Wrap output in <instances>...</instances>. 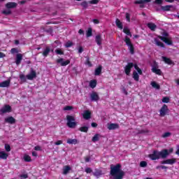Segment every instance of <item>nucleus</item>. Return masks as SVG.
Here are the masks:
<instances>
[{
	"mask_svg": "<svg viewBox=\"0 0 179 179\" xmlns=\"http://www.w3.org/2000/svg\"><path fill=\"white\" fill-rule=\"evenodd\" d=\"M174 152L173 148H170L169 150L167 149H163L161 151H158L157 150H155L152 152V154L148 155L149 159L151 160H159V159H167L171 153H173Z\"/></svg>",
	"mask_w": 179,
	"mask_h": 179,
	"instance_id": "obj_1",
	"label": "nucleus"
},
{
	"mask_svg": "<svg viewBox=\"0 0 179 179\" xmlns=\"http://www.w3.org/2000/svg\"><path fill=\"white\" fill-rule=\"evenodd\" d=\"M121 165L120 164H117L116 165L111 164L110 165V174L113 179H122L125 176V172L121 170Z\"/></svg>",
	"mask_w": 179,
	"mask_h": 179,
	"instance_id": "obj_2",
	"label": "nucleus"
},
{
	"mask_svg": "<svg viewBox=\"0 0 179 179\" xmlns=\"http://www.w3.org/2000/svg\"><path fill=\"white\" fill-rule=\"evenodd\" d=\"M66 125L69 128H76V125H78V123L76 122V118H75V116L67 115L66 116Z\"/></svg>",
	"mask_w": 179,
	"mask_h": 179,
	"instance_id": "obj_3",
	"label": "nucleus"
},
{
	"mask_svg": "<svg viewBox=\"0 0 179 179\" xmlns=\"http://www.w3.org/2000/svg\"><path fill=\"white\" fill-rule=\"evenodd\" d=\"M124 43H126V45L129 47L130 54H131V55H134V54H135V47H134V44H132L131 38H129V37L128 36H125Z\"/></svg>",
	"mask_w": 179,
	"mask_h": 179,
	"instance_id": "obj_4",
	"label": "nucleus"
},
{
	"mask_svg": "<svg viewBox=\"0 0 179 179\" xmlns=\"http://www.w3.org/2000/svg\"><path fill=\"white\" fill-rule=\"evenodd\" d=\"M167 113H169V107L167 106V105L164 104L159 110L160 116L165 117Z\"/></svg>",
	"mask_w": 179,
	"mask_h": 179,
	"instance_id": "obj_5",
	"label": "nucleus"
},
{
	"mask_svg": "<svg viewBox=\"0 0 179 179\" xmlns=\"http://www.w3.org/2000/svg\"><path fill=\"white\" fill-rule=\"evenodd\" d=\"M133 66H134V63L132 62H129L127 63V65L125 66L124 73H126V75H127V76H129V74L131 73V71Z\"/></svg>",
	"mask_w": 179,
	"mask_h": 179,
	"instance_id": "obj_6",
	"label": "nucleus"
},
{
	"mask_svg": "<svg viewBox=\"0 0 179 179\" xmlns=\"http://www.w3.org/2000/svg\"><path fill=\"white\" fill-rule=\"evenodd\" d=\"M57 64H60L61 66H66V65H69L71 64V60L67 59L64 61V58L57 59L56 60Z\"/></svg>",
	"mask_w": 179,
	"mask_h": 179,
	"instance_id": "obj_7",
	"label": "nucleus"
},
{
	"mask_svg": "<svg viewBox=\"0 0 179 179\" xmlns=\"http://www.w3.org/2000/svg\"><path fill=\"white\" fill-rule=\"evenodd\" d=\"M2 114H6V113L12 112V107L10 105H4L3 108L0 110Z\"/></svg>",
	"mask_w": 179,
	"mask_h": 179,
	"instance_id": "obj_8",
	"label": "nucleus"
},
{
	"mask_svg": "<svg viewBox=\"0 0 179 179\" xmlns=\"http://www.w3.org/2000/svg\"><path fill=\"white\" fill-rule=\"evenodd\" d=\"M26 78L28 80H33L34 78H37V73H36V71L31 70L30 73L27 75Z\"/></svg>",
	"mask_w": 179,
	"mask_h": 179,
	"instance_id": "obj_9",
	"label": "nucleus"
},
{
	"mask_svg": "<svg viewBox=\"0 0 179 179\" xmlns=\"http://www.w3.org/2000/svg\"><path fill=\"white\" fill-rule=\"evenodd\" d=\"M177 162L176 158L168 159L166 160H164L161 162V164H171L173 165Z\"/></svg>",
	"mask_w": 179,
	"mask_h": 179,
	"instance_id": "obj_10",
	"label": "nucleus"
},
{
	"mask_svg": "<svg viewBox=\"0 0 179 179\" xmlns=\"http://www.w3.org/2000/svg\"><path fill=\"white\" fill-rule=\"evenodd\" d=\"M159 38L167 45H173V41L171 39L164 36H159Z\"/></svg>",
	"mask_w": 179,
	"mask_h": 179,
	"instance_id": "obj_11",
	"label": "nucleus"
},
{
	"mask_svg": "<svg viewBox=\"0 0 179 179\" xmlns=\"http://www.w3.org/2000/svg\"><path fill=\"white\" fill-rule=\"evenodd\" d=\"M90 99L92 101H99V100H100V96H99L97 92H92V93L90 94Z\"/></svg>",
	"mask_w": 179,
	"mask_h": 179,
	"instance_id": "obj_12",
	"label": "nucleus"
},
{
	"mask_svg": "<svg viewBox=\"0 0 179 179\" xmlns=\"http://www.w3.org/2000/svg\"><path fill=\"white\" fill-rule=\"evenodd\" d=\"M5 7L6 9H15V8L17 7V3L15 2H8L6 3Z\"/></svg>",
	"mask_w": 179,
	"mask_h": 179,
	"instance_id": "obj_13",
	"label": "nucleus"
},
{
	"mask_svg": "<svg viewBox=\"0 0 179 179\" xmlns=\"http://www.w3.org/2000/svg\"><path fill=\"white\" fill-rule=\"evenodd\" d=\"M5 122L7 124H10L11 125H13V124L16 123V119L13 117V116H9L4 120Z\"/></svg>",
	"mask_w": 179,
	"mask_h": 179,
	"instance_id": "obj_14",
	"label": "nucleus"
},
{
	"mask_svg": "<svg viewBox=\"0 0 179 179\" xmlns=\"http://www.w3.org/2000/svg\"><path fill=\"white\" fill-rule=\"evenodd\" d=\"M83 117L84 120H90L92 118V112L89 110H85L83 114Z\"/></svg>",
	"mask_w": 179,
	"mask_h": 179,
	"instance_id": "obj_15",
	"label": "nucleus"
},
{
	"mask_svg": "<svg viewBox=\"0 0 179 179\" xmlns=\"http://www.w3.org/2000/svg\"><path fill=\"white\" fill-rule=\"evenodd\" d=\"M22 59H23V55H22V53L17 54L15 57L16 65H20Z\"/></svg>",
	"mask_w": 179,
	"mask_h": 179,
	"instance_id": "obj_16",
	"label": "nucleus"
},
{
	"mask_svg": "<svg viewBox=\"0 0 179 179\" xmlns=\"http://www.w3.org/2000/svg\"><path fill=\"white\" fill-rule=\"evenodd\" d=\"M95 42L96 43L97 45H101L103 43V38H101V34H98L95 36Z\"/></svg>",
	"mask_w": 179,
	"mask_h": 179,
	"instance_id": "obj_17",
	"label": "nucleus"
},
{
	"mask_svg": "<svg viewBox=\"0 0 179 179\" xmlns=\"http://www.w3.org/2000/svg\"><path fill=\"white\" fill-rule=\"evenodd\" d=\"M93 176L97 178H100L103 176V171L96 169L94 172H93Z\"/></svg>",
	"mask_w": 179,
	"mask_h": 179,
	"instance_id": "obj_18",
	"label": "nucleus"
},
{
	"mask_svg": "<svg viewBox=\"0 0 179 179\" xmlns=\"http://www.w3.org/2000/svg\"><path fill=\"white\" fill-rule=\"evenodd\" d=\"M120 128V124L117 123H111L108 126V129L110 131L114 130V129H118Z\"/></svg>",
	"mask_w": 179,
	"mask_h": 179,
	"instance_id": "obj_19",
	"label": "nucleus"
},
{
	"mask_svg": "<svg viewBox=\"0 0 179 179\" xmlns=\"http://www.w3.org/2000/svg\"><path fill=\"white\" fill-rule=\"evenodd\" d=\"M147 27H148V29H150V30H151L152 31H155L156 29H157V25H156L155 23L153 22H150L147 24Z\"/></svg>",
	"mask_w": 179,
	"mask_h": 179,
	"instance_id": "obj_20",
	"label": "nucleus"
},
{
	"mask_svg": "<svg viewBox=\"0 0 179 179\" xmlns=\"http://www.w3.org/2000/svg\"><path fill=\"white\" fill-rule=\"evenodd\" d=\"M10 86V80H7L0 83V87H9Z\"/></svg>",
	"mask_w": 179,
	"mask_h": 179,
	"instance_id": "obj_21",
	"label": "nucleus"
},
{
	"mask_svg": "<svg viewBox=\"0 0 179 179\" xmlns=\"http://www.w3.org/2000/svg\"><path fill=\"white\" fill-rule=\"evenodd\" d=\"M171 8H173V5H166L161 6V9L164 12H170V10H171Z\"/></svg>",
	"mask_w": 179,
	"mask_h": 179,
	"instance_id": "obj_22",
	"label": "nucleus"
},
{
	"mask_svg": "<svg viewBox=\"0 0 179 179\" xmlns=\"http://www.w3.org/2000/svg\"><path fill=\"white\" fill-rule=\"evenodd\" d=\"M103 70V66L99 65L94 71L95 76H99L101 74V71Z\"/></svg>",
	"mask_w": 179,
	"mask_h": 179,
	"instance_id": "obj_23",
	"label": "nucleus"
},
{
	"mask_svg": "<svg viewBox=\"0 0 179 179\" xmlns=\"http://www.w3.org/2000/svg\"><path fill=\"white\" fill-rule=\"evenodd\" d=\"M162 58H163L165 64H168V65H175L176 64H174V62H173V60H171V59H170V58H168L166 57H163Z\"/></svg>",
	"mask_w": 179,
	"mask_h": 179,
	"instance_id": "obj_24",
	"label": "nucleus"
},
{
	"mask_svg": "<svg viewBox=\"0 0 179 179\" xmlns=\"http://www.w3.org/2000/svg\"><path fill=\"white\" fill-rule=\"evenodd\" d=\"M152 71L153 73H156V75H162V70L157 69L156 66H152Z\"/></svg>",
	"mask_w": 179,
	"mask_h": 179,
	"instance_id": "obj_25",
	"label": "nucleus"
},
{
	"mask_svg": "<svg viewBox=\"0 0 179 179\" xmlns=\"http://www.w3.org/2000/svg\"><path fill=\"white\" fill-rule=\"evenodd\" d=\"M8 156L9 155H8V153L5 152L4 151H0V159H2L3 160H6Z\"/></svg>",
	"mask_w": 179,
	"mask_h": 179,
	"instance_id": "obj_26",
	"label": "nucleus"
},
{
	"mask_svg": "<svg viewBox=\"0 0 179 179\" xmlns=\"http://www.w3.org/2000/svg\"><path fill=\"white\" fill-rule=\"evenodd\" d=\"M115 24L117 27H118V29H120V30H122V29H124V27L122 26V22H121L120 19H116Z\"/></svg>",
	"mask_w": 179,
	"mask_h": 179,
	"instance_id": "obj_27",
	"label": "nucleus"
},
{
	"mask_svg": "<svg viewBox=\"0 0 179 179\" xmlns=\"http://www.w3.org/2000/svg\"><path fill=\"white\" fill-rule=\"evenodd\" d=\"M67 143H69V145H76V143H78V139L68 138Z\"/></svg>",
	"mask_w": 179,
	"mask_h": 179,
	"instance_id": "obj_28",
	"label": "nucleus"
},
{
	"mask_svg": "<svg viewBox=\"0 0 179 179\" xmlns=\"http://www.w3.org/2000/svg\"><path fill=\"white\" fill-rule=\"evenodd\" d=\"M71 171V166H65L63 169V174L64 176H66Z\"/></svg>",
	"mask_w": 179,
	"mask_h": 179,
	"instance_id": "obj_29",
	"label": "nucleus"
},
{
	"mask_svg": "<svg viewBox=\"0 0 179 179\" xmlns=\"http://www.w3.org/2000/svg\"><path fill=\"white\" fill-rule=\"evenodd\" d=\"M96 86H97V80H92L91 81H90V87L92 89H94V87H96Z\"/></svg>",
	"mask_w": 179,
	"mask_h": 179,
	"instance_id": "obj_30",
	"label": "nucleus"
},
{
	"mask_svg": "<svg viewBox=\"0 0 179 179\" xmlns=\"http://www.w3.org/2000/svg\"><path fill=\"white\" fill-rule=\"evenodd\" d=\"M123 33H124V34H127V36H129L130 37H132V34H131V31L127 27H124Z\"/></svg>",
	"mask_w": 179,
	"mask_h": 179,
	"instance_id": "obj_31",
	"label": "nucleus"
},
{
	"mask_svg": "<svg viewBox=\"0 0 179 179\" xmlns=\"http://www.w3.org/2000/svg\"><path fill=\"white\" fill-rule=\"evenodd\" d=\"M50 51H51V49L50 48L46 47L45 50L43 52L42 55L43 57H48V54H50Z\"/></svg>",
	"mask_w": 179,
	"mask_h": 179,
	"instance_id": "obj_32",
	"label": "nucleus"
},
{
	"mask_svg": "<svg viewBox=\"0 0 179 179\" xmlns=\"http://www.w3.org/2000/svg\"><path fill=\"white\" fill-rule=\"evenodd\" d=\"M80 6H83V9H87L89 8V1H84L80 3Z\"/></svg>",
	"mask_w": 179,
	"mask_h": 179,
	"instance_id": "obj_33",
	"label": "nucleus"
},
{
	"mask_svg": "<svg viewBox=\"0 0 179 179\" xmlns=\"http://www.w3.org/2000/svg\"><path fill=\"white\" fill-rule=\"evenodd\" d=\"M151 86H152L154 89H157V90H160V85L155 81L151 82Z\"/></svg>",
	"mask_w": 179,
	"mask_h": 179,
	"instance_id": "obj_34",
	"label": "nucleus"
},
{
	"mask_svg": "<svg viewBox=\"0 0 179 179\" xmlns=\"http://www.w3.org/2000/svg\"><path fill=\"white\" fill-rule=\"evenodd\" d=\"M133 78L136 82H139V74L136 71L133 72Z\"/></svg>",
	"mask_w": 179,
	"mask_h": 179,
	"instance_id": "obj_35",
	"label": "nucleus"
},
{
	"mask_svg": "<svg viewBox=\"0 0 179 179\" xmlns=\"http://www.w3.org/2000/svg\"><path fill=\"white\" fill-rule=\"evenodd\" d=\"M1 13H3V15H6V16H8V15H12V10L7 8L6 10L1 11Z\"/></svg>",
	"mask_w": 179,
	"mask_h": 179,
	"instance_id": "obj_36",
	"label": "nucleus"
},
{
	"mask_svg": "<svg viewBox=\"0 0 179 179\" xmlns=\"http://www.w3.org/2000/svg\"><path fill=\"white\" fill-rule=\"evenodd\" d=\"M100 135L99 134H96L93 137H92V142H97L99 141L100 138H99Z\"/></svg>",
	"mask_w": 179,
	"mask_h": 179,
	"instance_id": "obj_37",
	"label": "nucleus"
},
{
	"mask_svg": "<svg viewBox=\"0 0 179 179\" xmlns=\"http://www.w3.org/2000/svg\"><path fill=\"white\" fill-rule=\"evenodd\" d=\"M87 37H92L93 36V29L92 28H89L86 33Z\"/></svg>",
	"mask_w": 179,
	"mask_h": 179,
	"instance_id": "obj_38",
	"label": "nucleus"
},
{
	"mask_svg": "<svg viewBox=\"0 0 179 179\" xmlns=\"http://www.w3.org/2000/svg\"><path fill=\"white\" fill-rule=\"evenodd\" d=\"M79 131H80V132H87V131H89V127L84 126V127H81L79 128Z\"/></svg>",
	"mask_w": 179,
	"mask_h": 179,
	"instance_id": "obj_39",
	"label": "nucleus"
},
{
	"mask_svg": "<svg viewBox=\"0 0 179 179\" xmlns=\"http://www.w3.org/2000/svg\"><path fill=\"white\" fill-rule=\"evenodd\" d=\"M149 132H150V131H149V129H145L138 130V134H149Z\"/></svg>",
	"mask_w": 179,
	"mask_h": 179,
	"instance_id": "obj_40",
	"label": "nucleus"
},
{
	"mask_svg": "<svg viewBox=\"0 0 179 179\" xmlns=\"http://www.w3.org/2000/svg\"><path fill=\"white\" fill-rule=\"evenodd\" d=\"M55 52H56L57 54V55H64V50L57 48L55 50Z\"/></svg>",
	"mask_w": 179,
	"mask_h": 179,
	"instance_id": "obj_41",
	"label": "nucleus"
},
{
	"mask_svg": "<svg viewBox=\"0 0 179 179\" xmlns=\"http://www.w3.org/2000/svg\"><path fill=\"white\" fill-rule=\"evenodd\" d=\"M73 45V42L69 41L66 43L65 47L66 48H69L70 47H72Z\"/></svg>",
	"mask_w": 179,
	"mask_h": 179,
	"instance_id": "obj_42",
	"label": "nucleus"
},
{
	"mask_svg": "<svg viewBox=\"0 0 179 179\" xmlns=\"http://www.w3.org/2000/svg\"><path fill=\"white\" fill-rule=\"evenodd\" d=\"M100 2V0H90L88 1L90 5H97Z\"/></svg>",
	"mask_w": 179,
	"mask_h": 179,
	"instance_id": "obj_43",
	"label": "nucleus"
},
{
	"mask_svg": "<svg viewBox=\"0 0 179 179\" xmlns=\"http://www.w3.org/2000/svg\"><path fill=\"white\" fill-rule=\"evenodd\" d=\"M170 136H171V133L168 131V132L164 133L162 136V138H169Z\"/></svg>",
	"mask_w": 179,
	"mask_h": 179,
	"instance_id": "obj_44",
	"label": "nucleus"
},
{
	"mask_svg": "<svg viewBox=\"0 0 179 179\" xmlns=\"http://www.w3.org/2000/svg\"><path fill=\"white\" fill-rule=\"evenodd\" d=\"M24 162H31V157L29 155H24Z\"/></svg>",
	"mask_w": 179,
	"mask_h": 179,
	"instance_id": "obj_45",
	"label": "nucleus"
},
{
	"mask_svg": "<svg viewBox=\"0 0 179 179\" xmlns=\"http://www.w3.org/2000/svg\"><path fill=\"white\" fill-rule=\"evenodd\" d=\"M156 44L157 45H158V47H162V48H164L165 47L164 43H163L160 41H156Z\"/></svg>",
	"mask_w": 179,
	"mask_h": 179,
	"instance_id": "obj_46",
	"label": "nucleus"
},
{
	"mask_svg": "<svg viewBox=\"0 0 179 179\" xmlns=\"http://www.w3.org/2000/svg\"><path fill=\"white\" fill-rule=\"evenodd\" d=\"M148 166V162L146 161H141L140 162V167H147Z\"/></svg>",
	"mask_w": 179,
	"mask_h": 179,
	"instance_id": "obj_47",
	"label": "nucleus"
},
{
	"mask_svg": "<svg viewBox=\"0 0 179 179\" xmlns=\"http://www.w3.org/2000/svg\"><path fill=\"white\" fill-rule=\"evenodd\" d=\"M85 64L86 65H88V66H93V64H92V62H90V59L89 57L87 58Z\"/></svg>",
	"mask_w": 179,
	"mask_h": 179,
	"instance_id": "obj_48",
	"label": "nucleus"
},
{
	"mask_svg": "<svg viewBox=\"0 0 179 179\" xmlns=\"http://www.w3.org/2000/svg\"><path fill=\"white\" fill-rule=\"evenodd\" d=\"M20 80H22V82L24 83L26 82V76H24V74H20Z\"/></svg>",
	"mask_w": 179,
	"mask_h": 179,
	"instance_id": "obj_49",
	"label": "nucleus"
},
{
	"mask_svg": "<svg viewBox=\"0 0 179 179\" xmlns=\"http://www.w3.org/2000/svg\"><path fill=\"white\" fill-rule=\"evenodd\" d=\"M73 107L71 106H66L64 108V111H71V110H73Z\"/></svg>",
	"mask_w": 179,
	"mask_h": 179,
	"instance_id": "obj_50",
	"label": "nucleus"
},
{
	"mask_svg": "<svg viewBox=\"0 0 179 179\" xmlns=\"http://www.w3.org/2000/svg\"><path fill=\"white\" fill-rule=\"evenodd\" d=\"M170 101V98L165 96L162 99V103H169Z\"/></svg>",
	"mask_w": 179,
	"mask_h": 179,
	"instance_id": "obj_51",
	"label": "nucleus"
},
{
	"mask_svg": "<svg viewBox=\"0 0 179 179\" xmlns=\"http://www.w3.org/2000/svg\"><path fill=\"white\" fill-rule=\"evenodd\" d=\"M93 170L92 169V168L87 167L85 169V173H87V174H90V173H92Z\"/></svg>",
	"mask_w": 179,
	"mask_h": 179,
	"instance_id": "obj_52",
	"label": "nucleus"
},
{
	"mask_svg": "<svg viewBox=\"0 0 179 179\" xmlns=\"http://www.w3.org/2000/svg\"><path fill=\"white\" fill-rule=\"evenodd\" d=\"M11 54H17L19 52V50H17V48H13L10 50Z\"/></svg>",
	"mask_w": 179,
	"mask_h": 179,
	"instance_id": "obj_53",
	"label": "nucleus"
},
{
	"mask_svg": "<svg viewBox=\"0 0 179 179\" xmlns=\"http://www.w3.org/2000/svg\"><path fill=\"white\" fill-rule=\"evenodd\" d=\"M6 152H10V145L9 144H5Z\"/></svg>",
	"mask_w": 179,
	"mask_h": 179,
	"instance_id": "obj_54",
	"label": "nucleus"
},
{
	"mask_svg": "<svg viewBox=\"0 0 179 179\" xmlns=\"http://www.w3.org/2000/svg\"><path fill=\"white\" fill-rule=\"evenodd\" d=\"M134 3H135L136 5H142V4L144 3V1H143V0L136 1L134 2Z\"/></svg>",
	"mask_w": 179,
	"mask_h": 179,
	"instance_id": "obj_55",
	"label": "nucleus"
},
{
	"mask_svg": "<svg viewBox=\"0 0 179 179\" xmlns=\"http://www.w3.org/2000/svg\"><path fill=\"white\" fill-rule=\"evenodd\" d=\"M126 19L127 22H131V15L128 13H126Z\"/></svg>",
	"mask_w": 179,
	"mask_h": 179,
	"instance_id": "obj_56",
	"label": "nucleus"
},
{
	"mask_svg": "<svg viewBox=\"0 0 179 179\" xmlns=\"http://www.w3.org/2000/svg\"><path fill=\"white\" fill-rule=\"evenodd\" d=\"M155 3H157V5H162L163 3V0H155Z\"/></svg>",
	"mask_w": 179,
	"mask_h": 179,
	"instance_id": "obj_57",
	"label": "nucleus"
},
{
	"mask_svg": "<svg viewBox=\"0 0 179 179\" xmlns=\"http://www.w3.org/2000/svg\"><path fill=\"white\" fill-rule=\"evenodd\" d=\"M20 178H29V175H27V173H24V174H22L20 175Z\"/></svg>",
	"mask_w": 179,
	"mask_h": 179,
	"instance_id": "obj_58",
	"label": "nucleus"
},
{
	"mask_svg": "<svg viewBox=\"0 0 179 179\" xmlns=\"http://www.w3.org/2000/svg\"><path fill=\"white\" fill-rule=\"evenodd\" d=\"M55 145H56V146H58V145H62V141L59 140V141H56V142L55 143Z\"/></svg>",
	"mask_w": 179,
	"mask_h": 179,
	"instance_id": "obj_59",
	"label": "nucleus"
},
{
	"mask_svg": "<svg viewBox=\"0 0 179 179\" xmlns=\"http://www.w3.org/2000/svg\"><path fill=\"white\" fill-rule=\"evenodd\" d=\"M82 52H83V47L80 46L78 48V54H82Z\"/></svg>",
	"mask_w": 179,
	"mask_h": 179,
	"instance_id": "obj_60",
	"label": "nucleus"
},
{
	"mask_svg": "<svg viewBox=\"0 0 179 179\" xmlns=\"http://www.w3.org/2000/svg\"><path fill=\"white\" fill-rule=\"evenodd\" d=\"M84 159L85 163H89V162H90V157H85Z\"/></svg>",
	"mask_w": 179,
	"mask_h": 179,
	"instance_id": "obj_61",
	"label": "nucleus"
},
{
	"mask_svg": "<svg viewBox=\"0 0 179 179\" xmlns=\"http://www.w3.org/2000/svg\"><path fill=\"white\" fill-rule=\"evenodd\" d=\"M92 22L94 23V24H99V23H100V21L97 19L92 20Z\"/></svg>",
	"mask_w": 179,
	"mask_h": 179,
	"instance_id": "obj_62",
	"label": "nucleus"
},
{
	"mask_svg": "<svg viewBox=\"0 0 179 179\" xmlns=\"http://www.w3.org/2000/svg\"><path fill=\"white\" fill-rule=\"evenodd\" d=\"M35 150H41V147H40V145H36L34 148Z\"/></svg>",
	"mask_w": 179,
	"mask_h": 179,
	"instance_id": "obj_63",
	"label": "nucleus"
},
{
	"mask_svg": "<svg viewBox=\"0 0 179 179\" xmlns=\"http://www.w3.org/2000/svg\"><path fill=\"white\" fill-rule=\"evenodd\" d=\"M162 36H164V37H169V33H167L166 31L163 32Z\"/></svg>",
	"mask_w": 179,
	"mask_h": 179,
	"instance_id": "obj_64",
	"label": "nucleus"
}]
</instances>
